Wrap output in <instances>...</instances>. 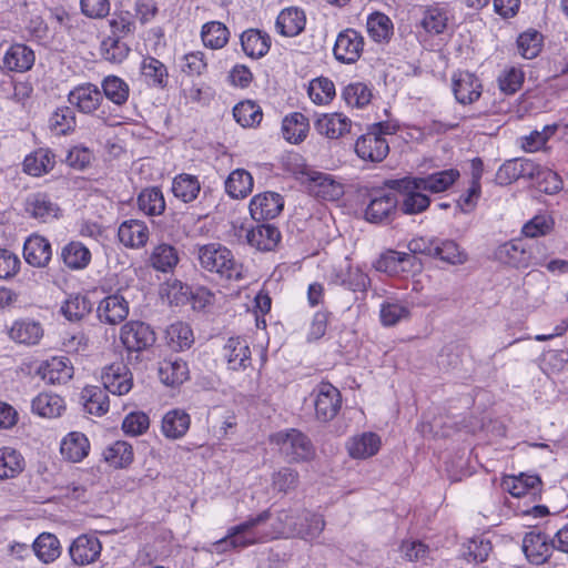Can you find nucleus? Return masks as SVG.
Segmentation results:
<instances>
[{
	"instance_id": "13",
	"label": "nucleus",
	"mask_w": 568,
	"mask_h": 568,
	"mask_svg": "<svg viewBox=\"0 0 568 568\" xmlns=\"http://www.w3.org/2000/svg\"><path fill=\"white\" fill-rule=\"evenodd\" d=\"M355 152L363 161L378 163L387 156L389 144L385 136L367 131L356 140Z\"/></svg>"
},
{
	"instance_id": "35",
	"label": "nucleus",
	"mask_w": 568,
	"mask_h": 568,
	"mask_svg": "<svg viewBox=\"0 0 568 568\" xmlns=\"http://www.w3.org/2000/svg\"><path fill=\"white\" fill-rule=\"evenodd\" d=\"M246 240L251 246L260 251H272L277 246L281 240V233L278 229L272 224H261L252 227L247 232Z\"/></svg>"
},
{
	"instance_id": "11",
	"label": "nucleus",
	"mask_w": 568,
	"mask_h": 568,
	"mask_svg": "<svg viewBox=\"0 0 568 568\" xmlns=\"http://www.w3.org/2000/svg\"><path fill=\"white\" fill-rule=\"evenodd\" d=\"M495 258L503 264L510 265L516 268H527L534 266L536 256L527 251L521 240H513L500 244L495 250Z\"/></svg>"
},
{
	"instance_id": "31",
	"label": "nucleus",
	"mask_w": 568,
	"mask_h": 568,
	"mask_svg": "<svg viewBox=\"0 0 568 568\" xmlns=\"http://www.w3.org/2000/svg\"><path fill=\"white\" fill-rule=\"evenodd\" d=\"M305 24V12L297 7L283 9L275 22L276 30L284 37L298 36L304 30Z\"/></svg>"
},
{
	"instance_id": "32",
	"label": "nucleus",
	"mask_w": 568,
	"mask_h": 568,
	"mask_svg": "<svg viewBox=\"0 0 568 568\" xmlns=\"http://www.w3.org/2000/svg\"><path fill=\"white\" fill-rule=\"evenodd\" d=\"M190 425V415L183 409L174 408L164 414L161 430L169 439H180L185 436Z\"/></svg>"
},
{
	"instance_id": "60",
	"label": "nucleus",
	"mask_w": 568,
	"mask_h": 568,
	"mask_svg": "<svg viewBox=\"0 0 568 568\" xmlns=\"http://www.w3.org/2000/svg\"><path fill=\"white\" fill-rule=\"evenodd\" d=\"M525 73L521 68L510 65L505 68L498 75L499 90L505 94L516 93L523 85Z\"/></svg>"
},
{
	"instance_id": "37",
	"label": "nucleus",
	"mask_w": 568,
	"mask_h": 568,
	"mask_svg": "<svg viewBox=\"0 0 568 568\" xmlns=\"http://www.w3.org/2000/svg\"><path fill=\"white\" fill-rule=\"evenodd\" d=\"M459 171L447 169L426 176H414L423 190L430 193H440L448 190L459 178Z\"/></svg>"
},
{
	"instance_id": "27",
	"label": "nucleus",
	"mask_w": 568,
	"mask_h": 568,
	"mask_svg": "<svg viewBox=\"0 0 568 568\" xmlns=\"http://www.w3.org/2000/svg\"><path fill=\"white\" fill-rule=\"evenodd\" d=\"M536 163L528 159H513L506 161L497 171L496 180L501 185H507L518 179L534 175Z\"/></svg>"
},
{
	"instance_id": "15",
	"label": "nucleus",
	"mask_w": 568,
	"mask_h": 568,
	"mask_svg": "<svg viewBox=\"0 0 568 568\" xmlns=\"http://www.w3.org/2000/svg\"><path fill=\"white\" fill-rule=\"evenodd\" d=\"M23 209L29 217L44 223L58 219L60 215L58 204L42 192L28 194L24 199Z\"/></svg>"
},
{
	"instance_id": "1",
	"label": "nucleus",
	"mask_w": 568,
	"mask_h": 568,
	"mask_svg": "<svg viewBox=\"0 0 568 568\" xmlns=\"http://www.w3.org/2000/svg\"><path fill=\"white\" fill-rule=\"evenodd\" d=\"M324 528V517L307 509H281L275 515L266 509L230 527L224 537L210 544L205 550L224 555L280 538L313 541L321 536Z\"/></svg>"
},
{
	"instance_id": "30",
	"label": "nucleus",
	"mask_w": 568,
	"mask_h": 568,
	"mask_svg": "<svg viewBox=\"0 0 568 568\" xmlns=\"http://www.w3.org/2000/svg\"><path fill=\"white\" fill-rule=\"evenodd\" d=\"M352 122L342 113H326L317 118L315 130L328 139H338L349 132Z\"/></svg>"
},
{
	"instance_id": "43",
	"label": "nucleus",
	"mask_w": 568,
	"mask_h": 568,
	"mask_svg": "<svg viewBox=\"0 0 568 568\" xmlns=\"http://www.w3.org/2000/svg\"><path fill=\"white\" fill-rule=\"evenodd\" d=\"M308 129L310 124L307 118L300 112L286 115L282 123L284 139L295 144L304 141Z\"/></svg>"
},
{
	"instance_id": "57",
	"label": "nucleus",
	"mask_w": 568,
	"mask_h": 568,
	"mask_svg": "<svg viewBox=\"0 0 568 568\" xmlns=\"http://www.w3.org/2000/svg\"><path fill=\"white\" fill-rule=\"evenodd\" d=\"M409 308L398 301H385L381 304L379 317L384 326H394L409 317Z\"/></svg>"
},
{
	"instance_id": "47",
	"label": "nucleus",
	"mask_w": 568,
	"mask_h": 568,
	"mask_svg": "<svg viewBox=\"0 0 568 568\" xmlns=\"http://www.w3.org/2000/svg\"><path fill=\"white\" fill-rule=\"evenodd\" d=\"M106 389L99 386H85L82 390V399L84 400V408L89 414L102 416L108 413L110 407Z\"/></svg>"
},
{
	"instance_id": "20",
	"label": "nucleus",
	"mask_w": 568,
	"mask_h": 568,
	"mask_svg": "<svg viewBox=\"0 0 568 568\" xmlns=\"http://www.w3.org/2000/svg\"><path fill=\"white\" fill-rule=\"evenodd\" d=\"M118 237L125 247L139 250L146 245L150 230L144 221L130 219L119 225Z\"/></svg>"
},
{
	"instance_id": "51",
	"label": "nucleus",
	"mask_w": 568,
	"mask_h": 568,
	"mask_svg": "<svg viewBox=\"0 0 568 568\" xmlns=\"http://www.w3.org/2000/svg\"><path fill=\"white\" fill-rule=\"evenodd\" d=\"M151 265L160 272L172 271L179 263V254L174 246L170 244L156 245L150 256Z\"/></svg>"
},
{
	"instance_id": "17",
	"label": "nucleus",
	"mask_w": 568,
	"mask_h": 568,
	"mask_svg": "<svg viewBox=\"0 0 568 568\" xmlns=\"http://www.w3.org/2000/svg\"><path fill=\"white\" fill-rule=\"evenodd\" d=\"M102 545L98 537L83 534L77 537L69 547L72 561L78 566L94 562L101 554Z\"/></svg>"
},
{
	"instance_id": "62",
	"label": "nucleus",
	"mask_w": 568,
	"mask_h": 568,
	"mask_svg": "<svg viewBox=\"0 0 568 568\" xmlns=\"http://www.w3.org/2000/svg\"><path fill=\"white\" fill-rule=\"evenodd\" d=\"M166 337L172 348L182 351L193 343V332L191 327L182 322L171 324L166 329Z\"/></svg>"
},
{
	"instance_id": "58",
	"label": "nucleus",
	"mask_w": 568,
	"mask_h": 568,
	"mask_svg": "<svg viewBox=\"0 0 568 568\" xmlns=\"http://www.w3.org/2000/svg\"><path fill=\"white\" fill-rule=\"evenodd\" d=\"M92 310L90 300L81 294L70 295L61 307L62 314L69 321H80Z\"/></svg>"
},
{
	"instance_id": "56",
	"label": "nucleus",
	"mask_w": 568,
	"mask_h": 568,
	"mask_svg": "<svg viewBox=\"0 0 568 568\" xmlns=\"http://www.w3.org/2000/svg\"><path fill=\"white\" fill-rule=\"evenodd\" d=\"M50 129L58 135L72 132L77 125L74 111L69 106L58 108L50 116Z\"/></svg>"
},
{
	"instance_id": "48",
	"label": "nucleus",
	"mask_w": 568,
	"mask_h": 568,
	"mask_svg": "<svg viewBox=\"0 0 568 568\" xmlns=\"http://www.w3.org/2000/svg\"><path fill=\"white\" fill-rule=\"evenodd\" d=\"M201 39L206 48L219 50L226 45L230 39V31L220 21H210L203 24Z\"/></svg>"
},
{
	"instance_id": "12",
	"label": "nucleus",
	"mask_w": 568,
	"mask_h": 568,
	"mask_svg": "<svg viewBox=\"0 0 568 568\" xmlns=\"http://www.w3.org/2000/svg\"><path fill=\"white\" fill-rule=\"evenodd\" d=\"M452 87L454 97L460 104H471L483 93L480 80L468 71L455 72L452 78Z\"/></svg>"
},
{
	"instance_id": "23",
	"label": "nucleus",
	"mask_w": 568,
	"mask_h": 568,
	"mask_svg": "<svg viewBox=\"0 0 568 568\" xmlns=\"http://www.w3.org/2000/svg\"><path fill=\"white\" fill-rule=\"evenodd\" d=\"M8 335L14 343L32 346L37 345L42 338L43 328L38 321L24 317L12 322Z\"/></svg>"
},
{
	"instance_id": "44",
	"label": "nucleus",
	"mask_w": 568,
	"mask_h": 568,
	"mask_svg": "<svg viewBox=\"0 0 568 568\" xmlns=\"http://www.w3.org/2000/svg\"><path fill=\"white\" fill-rule=\"evenodd\" d=\"M61 257L67 267L84 270L91 262V252L81 242L72 241L62 248Z\"/></svg>"
},
{
	"instance_id": "54",
	"label": "nucleus",
	"mask_w": 568,
	"mask_h": 568,
	"mask_svg": "<svg viewBox=\"0 0 568 568\" xmlns=\"http://www.w3.org/2000/svg\"><path fill=\"white\" fill-rule=\"evenodd\" d=\"M372 90L363 82H354L343 90V99L351 108L363 109L372 101Z\"/></svg>"
},
{
	"instance_id": "49",
	"label": "nucleus",
	"mask_w": 568,
	"mask_h": 568,
	"mask_svg": "<svg viewBox=\"0 0 568 568\" xmlns=\"http://www.w3.org/2000/svg\"><path fill=\"white\" fill-rule=\"evenodd\" d=\"M101 88L104 97L118 106L125 104L129 100L130 87L120 77H105L101 82Z\"/></svg>"
},
{
	"instance_id": "10",
	"label": "nucleus",
	"mask_w": 568,
	"mask_h": 568,
	"mask_svg": "<svg viewBox=\"0 0 568 568\" xmlns=\"http://www.w3.org/2000/svg\"><path fill=\"white\" fill-rule=\"evenodd\" d=\"M364 38L354 29H346L338 33L333 53L336 60L343 63L356 62L363 51Z\"/></svg>"
},
{
	"instance_id": "25",
	"label": "nucleus",
	"mask_w": 568,
	"mask_h": 568,
	"mask_svg": "<svg viewBox=\"0 0 568 568\" xmlns=\"http://www.w3.org/2000/svg\"><path fill=\"white\" fill-rule=\"evenodd\" d=\"M36 61V54L31 48L23 43L11 44L4 52L2 62L8 71H29Z\"/></svg>"
},
{
	"instance_id": "42",
	"label": "nucleus",
	"mask_w": 568,
	"mask_h": 568,
	"mask_svg": "<svg viewBox=\"0 0 568 568\" xmlns=\"http://www.w3.org/2000/svg\"><path fill=\"white\" fill-rule=\"evenodd\" d=\"M366 28L371 39L378 43L388 42L394 33V24L388 16L373 12L367 17Z\"/></svg>"
},
{
	"instance_id": "41",
	"label": "nucleus",
	"mask_w": 568,
	"mask_h": 568,
	"mask_svg": "<svg viewBox=\"0 0 568 568\" xmlns=\"http://www.w3.org/2000/svg\"><path fill=\"white\" fill-rule=\"evenodd\" d=\"M254 180L244 169L232 171L225 181V191L232 199H244L253 190Z\"/></svg>"
},
{
	"instance_id": "64",
	"label": "nucleus",
	"mask_w": 568,
	"mask_h": 568,
	"mask_svg": "<svg viewBox=\"0 0 568 568\" xmlns=\"http://www.w3.org/2000/svg\"><path fill=\"white\" fill-rule=\"evenodd\" d=\"M400 552L406 560L420 562L423 566L429 565L432 560L429 547L419 540H404Z\"/></svg>"
},
{
	"instance_id": "34",
	"label": "nucleus",
	"mask_w": 568,
	"mask_h": 568,
	"mask_svg": "<svg viewBox=\"0 0 568 568\" xmlns=\"http://www.w3.org/2000/svg\"><path fill=\"white\" fill-rule=\"evenodd\" d=\"M244 53L254 59L264 57L271 48V37L258 29H248L241 34Z\"/></svg>"
},
{
	"instance_id": "22",
	"label": "nucleus",
	"mask_w": 568,
	"mask_h": 568,
	"mask_svg": "<svg viewBox=\"0 0 568 568\" xmlns=\"http://www.w3.org/2000/svg\"><path fill=\"white\" fill-rule=\"evenodd\" d=\"M97 314L101 323L120 324L129 315V303L120 294L108 295L99 303Z\"/></svg>"
},
{
	"instance_id": "2",
	"label": "nucleus",
	"mask_w": 568,
	"mask_h": 568,
	"mask_svg": "<svg viewBox=\"0 0 568 568\" xmlns=\"http://www.w3.org/2000/svg\"><path fill=\"white\" fill-rule=\"evenodd\" d=\"M195 255L204 272L221 280L237 282L245 277L243 264L221 243L196 245Z\"/></svg>"
},
{
	"instance_id": "28",
	"label": "nucleus",
	"mask_w": 568,
	"mask_h": 568,
	"mask_svg": "<svg viewBox=\"0 0 568 568\" xmlns=\"http://www.w3.org/2000/svg\"><path fill=\"white\" fill-rule=\"evenodd\" d=\"M90 452V442L88 437L80 432H70L60 443V453L62 457L70 463H80Z\"/></svg>"
},
{
	"instance_id": "24",
	"label": "nucleus",
	"mask_w": 568,
	"mask_h": 568,
	"mask_svg": "<svg viewBox=\"0 0 568 568\" xmlns=\"http://www.w3.org/2000/svg\"><path fill=\"white\" fill-rule=\"evenodd\" d=\"M382 446L381 437L373 432H364L348 438L346 449L354 459H367L375 456Z\"/></svg>"
},
{
	"instance_id": "9",
	"label": "nucleus",
	"mask_w": 568,
	"mask_h": 568,
	"mask_svg": "<svg viewBox=\"0 0 568 568\" xmlns=\"http://www.w3.org/2000/svg\"><path fill=\"white\" fill-rule=\"evenodd\" d=\"M328 282L352 292H365L371 284L368 275L361 267L351 264L333 268L328 275Z\"/></svg>"
},
{
	"instance_id": "63",
	"label": "nucleus",
	"mask_w": 568,
	"mask_h": 568,
	"mask_svg": "<svg viewBox=\"0 0 568 568\" xmlns=\"http://www.w3.org/2000/svg\"><path fill=\"white\" fill-rule=\"evenodd\" d=\"M141 71L148 82L152 85L164 87L168 79L165 65L155 58H144L141 63Z\"/></svg>"
},
{
	"instance_id": "8",
	"label": "nucleus",
	"mask_w": 568,
	"mask_h": 568,
	"mask_svg": "<svg viewBox=\"0 0 568 568\" xmlns=\"http://www.w3.org/2000/svg\"><path fill=\"white\" fill-rule=\"evenodd\" d=\"M120 339L128 351L141 352L151 346L155 337L149 325L143 322L131 321L122 326Z\"/></svg>"
},
{
	"instance_id": "50",
	"label": "nucleus",
	"mask_w": 568,
	"mask_h": 568,
	"mask_svg": "<svg viewBox=\"0 0 568 568\" xmlns=\"http://www.w3.org/2000/svg\"><path fill=\"white\" fill-rule=\"evenodd\" d=\"M33 550L39 560L49 564L60 556L61 546L59 539L54 535L43 532L34 540Z\"/></svg>"
},
{
	"instance_id": "6",
	"label": "nucleus",
	"mask_w": 568,
	"mask_h": 568,
	"mask_svg": "<svg viewBox=\"0 0 568 568\" xmlns=\"http://www.w3.org/2000/svg\"><path fill=\"white\" fill-rule=\"evenodd\" d=\"M501 489L513 497H529L536 499L540 493L542 483L538 475L520 473L518 475H505L500 483Z\"/></svg>"
},
{
	"instance_id": "39",
	"label": "nucleus",
	"mask_w": 568,
	"mask_h": 568,
	"mask_svg": "<svg viewBox=\"0 0 568 568\" xmlns=\"http://www.w3.org/2000/svg\"><path fill=\"white\" fill-rule=\"evenodd\" d=\"M31 407L32 412L41 417L55 418L65 409V403L58 394L45 392L33 398Z\"/></svg>"
},
{
	"instance_id": "14",
	"label": "nucleus",
	"mask_w": 568,
	"mask_h": 568,
	"mask_svg": "<svg viewBox=\"0 0 568 568\" xmlns=\"http://www.w3.org/2000/svg\"><path fill=\"white\" fill-rule=\"evenodd\" d=\"M284 209V199L276 192H263L250 201V214L255 221L275 219Z\"/></svg>"
},
{
	"instance_id": "59",
	"label": "nucleus",
	"mask_w": 568,
	"mask_h": 568,
	"mask_svg": "<svg viewBox=\"0 0 568 568\" xmlns=\"http://www.w3.org/2000/svg\"><path fill=\"white\" fill-rule=\"evenodd\" d=\"M307 93L315 104H327L335 97V85L328 78H317L310 82Z\"/></svg>"
},
{
	"instance_id": "33",
	"label": "nucleus",
	"mask_w": 568,
	"mask_h": 568,
	"mask_svg": "<svg viewBox=\"0 0 568 568\" xmlns=\"http://www.w3.org/2000/svg\"><path fill=\"white\" fill-rule=\"evenodd\" d=\"M398 206V199L395 194L387 193L375 196L371 200L365 210V219L371 223L386 221Z\"/></svg>"
},
{
	"instance_id": "40",
	"label": "nucleus",
	"mask_w": 568,
	"mask_h": 568,
	"mask_svg": "<svg viewBox=\"0 0 568 568\" xmlns=\"http://www.w3.org/2000/svg\"><path fill=\"white\" fill-rule=\"evenodd\" d=\"M480 179H481V161L479 159H475V160H473V172H471V180H470L469 186L466 190V192L459 196V200L457 202L459 209L464 213L471 212L477 205V202L481 194Z\"/></svg>"
},
{
	"instance_id": "45",
	"label": "nucleus",
	"mask_w": 568,
	"mask_h": 568,
	"mask_svg": "<svg viewBox=\"0 0 568 568\" xmlns=\"http://www.w3.org/2000/svg\"><path fill=\"white\" fill-rule=\"evenodd\" d=\"M133 456L132 446L123 440L114 442L103 450L104 462L115 469L130 466L133 462Z\"/></svg>"
},
{
	"instance_id": "7",
	"label": "nucleus",
	"mask_w": 568,
	"mask_h": 568,
	"mask_svg": "<svg viewBox=\"0 0 568 568\" xmlns=\"http://www.w3.org/2000/svg\"><path fill=\"white\" fill-rule=\"evenodd\" d=\"M342 404L339 390L329 383H321L315 389V414L316 418L322 422L333 419Z\"/></svg>"
},
{
	"instance_id": "55",
	"label": "nucleus",
	"mask_w": 568,
	"mask_h": 568,
	"mask_svg": "<svg viewBox=\"0 0 568 568\" xmlns=\"http://www.w3.org/2000/svg\"><path fill=\"white\" fill-rule=\"evenodd\" d=\"M235 121L243 128H250L262 121L263 113L261 108L253 101H242L233 109Z\"/></svg>"
},
{
	"instance_id": "61",
	"label": "nucleus",
	"mask_w": 568,
	"mask_h": 568,
	"mask_svg": "<svg viewBox=\"0 0 568 568\" xmlns=\"http://www.w3.org/2000/svg\"><path fill=\"white\" fill-rule=\"evenodd\" d=\"M434 254L442 261L452 264L460 265L467 261V253L459 247L455 241H442L434 247Z\"/></svg>"
},
{
	"instance_id": "21",
	"label": "nucleus",
	"mask_w": 568,
	"mask_h": 568,
	"mask_svg": "<svg viewBox=\"0 0 568 568\" xmlns=\"http://www.w3.org/2000/svg\"><path fill=\"white\" fill-rule=\"evenodd\" d=\"M68 100L80 112L91 114L100 106L103 97L93 83H83L70 91Z\"/></svg>"
},
{
	"instance_id": "52",
	"label": "nucleus",
	"mask_w": 568,
	"mask_h": 568,
	"mask_svg": "<svg viewBox=\"0 0 568 568\" xmlns=\"http://www.w3.org/2000/svg\"><path fill=\"white\" fill-rule=\"evenodd\" d=\"M138 206L146 215H160L165 210V200L159 187L144 189L138 196Z\"/></svg>"
},
{
	"instance_id": "46",
	"label": "nucleus",
	"mask_w": 568,
	"mask_h": 568,
	"mask_svg": "<svg viewBox=\"0 0 568 568\" xmlns=\"http://www.w3.org/2000/svg\"><path fill=\"white\" fill-rule=\"evenodd\" d=\"M201 191V184L195 175L181 173L172 181V192L174 196L184 203L194 201Z\"/></svg>"
},
{
	"instance_id": "29",
	"label": "nucleus",
	"mask_w": 568,
	"mask_h": 568,
	"mask_svg": "<svg viewBox=\"0 0 568 568\" xmlns=\"http://www.w3.org/2000/svg\"><path fill=\"white\" fill-rule=\"evenodd\" d=\"M551 542H548L546 535L529 531L523 540V551L529 562L535 565L544 564L550 555Z\"/></svg>"
},
{
	"instance_id": "53",
	"label": "nucleus",
	"mask_w": 568,
	"mask_h": 568,
	"mask_svg": "<svg viewBox=\"0 0 568 568\" xmlns=\"http://www.w3.org/2000/svg\"><path fill=\"white\" fill-rule=\"evenodd\" d=\"M159 374L165 385L175 386L187 379L189 369L186 363L181 359L165 361L161 364Z\"/></svg>"
},
{
	"instance_id": "19",
	"label": "nucleus",
	"mask_w": 568,
	"mask_h": 568,
	"mask_svg": "<svg viewBox=\"0 0 568 568\" xmlns=\"http://www.w3.org/2000/svg\"><path fill=\"white\" fill-rule=\"evenodd\" d=\"M73 373V365L67 356H53L44 361L38 369L41 378L49 384H65Z\"/></svg>"
},
{
	"instance_id": "26",
	"label": "nucleus",
	"mask_w": 568,
	"mask_h": 568,
	"mask_svg": "<svg viewBox=\"0 0 568 568\" xmlns=\"http://www.w3.org/2000/svg\"><path fill=\"white\" fill-rule=\"evenodd\" d=\"M23 256L31 266L44 267L52 256L51 245L43 236L30 235L23 245Z\"/></svg>"
},
{
	"instance_id": "36",
	"label": "nucleus",
	"mask_w": 568,
	"mask_h": 568,
	"mask_svg": "<svg viewBox=\"0 0 568 568\" xmlns=\"http://www.w3.org/2000/svg\"><path fill=\"white\" fill-rule=\"evenodd\" d=\"M55 165V155L50 149L40 148L23 161V171L31 176H41L49 173Z\"/></svg>"
},
{
	"instance_id": "4",
	"label": "nucleus",
	"mask_w": 568,
	"mask_h": 568,
	"mask_svg": "<svg viewBox=\"0 0 568 568\" xmlns=\"http://www.w3.org/2000/svg\"><path fill=\"white\" fill-rule=\"evenodd\" d=\"M388 185L400 195L398 200L399 210L407 215H415L426 211L430 204V199L424 193L419 183L414 176L392 180Z\"/></svg>"
},
{
	"instance_id": "3",
	"label": "nucleus",
	"mask_w": 568,
	"mask_h": 568,
	"mask_svg": "<svg viewBox=\"0 0 568 568\" xmlns=\"http://www.w3.org/2000/svg\"><path fill=\"white\" fill-rule=\"evenodd\" d=\"M271 440L291 463L307 462L315 456L312 442L297 429L291 428L277 432L271 437Z\"/></svg>"
},
{
	"instance_id": "18",
	"label": "nucleus",
	"mask_w": 568,
	"mask_h": 568,
	"mask_svg": "<svg viewBox=\"0 0 568 568\" xmlns=\"http://www.w3.org/2000/svg\"><path fill=\"white\" fill-rule=\"evenodd\" d=\"M452 17L447 3H433L423 9L419 26L426 33L439 36L446 31Z\"/></svg>"
},
{
	"instance_id": "16",
	"label": "nucleus",
	"mask_w": 568,
	"mask_h": 568,
	"mask_svg": "<svg viewBox=\"0 0 568 568\" xmlns=\"http://www.w3.org/2000/svg\"><path fill=\"white\" fill-rule=\"evenodd\" d=\"M222 355L231 371H244L252 362L248 342L242 336L227 338Z\"/></svg>"
},
{
	"instance_id": "5",
	"label": "nucleus",
	"mask_w": 568,
	"mask_h": 568,
	"mask_svg": "<svg viewBox=\"0 0 568 568\" xmlns=\"http://www.w3.org/2000/svg\"><path fill=\"white\" fill-rule=\"evenodd\" d=\"M101 382L109 393L123 396L133 387V376L123 362H114L102 369Z\"/></svg>"
},
{
	"instance_id": "38",
	"label": "nucleus",
	"mask_w": 568,
	"mask_h": 568,
	"mask_svg": "<svg viewBox=\"0 0 568 568\" xmlns=\"http://www.w3.org/2000/svg\"><path fill=\"white\" fill-rule=\"evenodd\" d=\"M26 468L22 454L13 447H0V480L13 479Z\"/></svg>"
}]
</instances>
